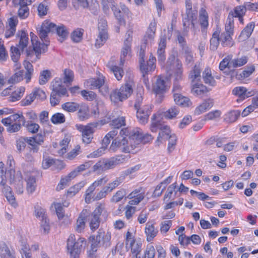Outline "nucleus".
<instances>
[{
  "instance_id": "nucleus-20",
  "label": "nucleus",
  "mask_w": 258,
  "mask_h": 258,
  "mask_svg": "<svg viewBox=\"0 0 258 258\" xmlns=\"http://www.w3.org/2000/svg\"><path fill=\"white\" fill-rule=\"evenodd\" d=\"M104 77L103 76H99V78H91L86 81V85L90 89H100L104 84Z\"/></svg>"
},
{
  "instance_id": "nucleus-21",
  "label": "nucleus",
  "mask_w": 258,
  "mask_h": 258,
  "mask_svg": "<svg viewBox=\"0 0 258 258\" xmlns=\"http://www.w3.org/2000/svg\"><path fill=\"white\" fill-rule=\"evenodd\" d=\"M166 87V81L158 77L153 84V90L155 93L160 95L165 91Z\"/></svg>"
},
{
  "instance_id": "nucleus-39",
  "label": "nucleus",
  "mask_w": 258,
  "mask_h": 258,
  "mask_svg": "<svg viewBox=\"0 0 258 258\" xmlns=\"http://www.w3.org/2000/svg\"><path fill=\"white\" fill-rule=\"evenodd\" d=\"M240 114L239 110H231L225 114L224 120L228 122H233L237 119Z\"/></svg>"
},
{
  "instance_id": "nucleus-33",
  "label": "nucleus",
  "mask_w": 258,
  "mask_h": 258,
  "mask_svg": "<svg viewBox=\"0 0 258 258\" xmlns=\"http://www.w3.org/2000/svg\"><path fill=\"white\" fill-rule=\"evenodd\" d=\"M203 79L206 84L211 86H215V81L212 75L211 70L209 68H206L203 72Z\"/></svg>"
},
{
  "instance_id": "nucleus-7",
  "label": "nucleus",
  "mask_w": 258,
  "mask_h": 258,
  "mask_svg": "<svg viewBox=\"0 0 258 258\" xmlns=\"http://www.w3.org/2000/svg\"><path fill=\"white\" fill-rule=\"evenodd\" d=\"M143 97L141 94H137L134 107L137 110V117L141 123L145 124L147 122L149 115L151 113L150 107L146 105L141 107Z\"/></svg>"
},
{
  "instance_id": "nucleus-50",
  "label": "nucleus",
  "mask_w": 258,
  "mask_h": 258,
  "mask_svg": "<svg viewBox=\"0 0 258 258\" xmlns=\"http://www.w3.org/2000/svg\"><path fill=\"white\" fill-rule=\"evenodd\" d=\"M126 195L125 190L120 189L118 190L111 198L110 201L111 202L117 203L120 201L123 197Z\"/></svg>"
},
{
  "instance_id": "nucleus-44",
  "label": "nucleus",
  "mask_w": 258,
  "mask_h": 258,
  "mask_svg": "<svg viewBox=\"0 0 258 258\" xmlns=\"http://www.w3.org/2000/svg\"><path fill=\"white\" fill-rule=\"evenodd\" d=\"M51 77V73L50 71L46 70L40 73L39 83L40 85L45 84Z\"/></svg>"
},
{
  "instance_id": "nucleus-13",
  "label": "nucleus",
  "mask_w": 258,
  "mask_h": 258,
  "mask_svg": "<svg viewBox=\"0 0 258 258\" xmlns=\"http://www.w3.org/2000/svg\"><path fill=\"white\" fill-rule=\"evenodd\" d=\"M116 166L113 158L102 159L99 161L93 166V171H105L113 168Z\"/></svg>"
},
{
  "instance_id": "nucleus-32",
  "label": "nucleus",
  "mask_w": 258,
  "mask_h": 258,
  "mask_svg": "<svg viewBox=\"0 0 258 258\" xmlns=\"http://www.w3.org/2000/svg\"><path fill=\"white\" fill-rule=\"evenodd\" d=\"M107 66L110 70L113 73L114 76L117 80H120L124 74V72L122 69L116 65H113L111 61H109Z\"/></svg>"
},
{
  "instance_id": "nucleus-40",
  "label": "nucleus",
  "mask_w": 258,
  "mask_h": 258,
  "mask_svg": "<svg viewBox=\"0 0 258 258\" xmlns=\"http://www.w3.org/2000/svg\"><path fill=\"white\" fill-rule=\"evenodd\" d=\"M0 256L1 258H15L5 242L0 244Z\"/></svg>"
},
{
  "instance_id": "nucleus-27",
  "label": "nucleus",
  "mask_w": 258,
  "mask_h": 258,
  "mask_svg": "<svg viewBox=\"0 0 258 258\" xmlns=\"http://www.w3.org/2000/svg\"><path fill=\"white\" fill-rule=\"evenodd\" d=\"M213 100L211 99H208L198 106L195 111V113L197 115L202 114L207 110L210 109L213 105Z\"/></svg>"
},
{
  "instance_id": "nucleus-52",
  "label": "nucleus",
  "mask_w": 258,
  "mask_h": 258,
  "mask_svg": "<svg viewBox=\"0 0 258 258\" xmlns=\"http://www.w3.org/2000/svg\"><path fill=\"white\" fill-rule=\"evenodd\" d=\"M24 71H19L14 74L9 80V83L14 84L23 80Z\"/></svg>"
},
{
  "instance_id": "nucleus-35",
  "label": "nucleus",
  "mask_w": 258,
  "mask_h": 258,
  "mask_svg": "<svg viewBox=\"0 0 258 258\" xmlns=\"http://www.w3.org/2000/svg\"><path fill=\"white\" fill-rule=\"evenodd\" d=\"M219 34L220 31L218 29L213 33L212 37L210 40V48L211 50L214 51L217 49L220 41Z\"/></svg>"
},
{
  "instance_id": "nucleus-16",
  "label": "nucleus",
  "mask_w": 258,
  "mask_h": 258,
  "mask_svg": "<svg viewBox=\"0 0 258 258\" xmlns=\"http://www.w3.org/2000/svg\"><path fill=\"white\" fill-rule=\"evenodd\" d=\"M88 215V211L84 209L80 213L76 223V230L78 233L82 232L85 227V221Z\"/></svg>"
},
{
  "instance_id": "nucleus-49",
  "label": "nucleus",
  "mask_w": 258,
  "mask_h": 258,
  "mask_svg": "<svg viewBox=\"0 0 258 258\" xmlns=\"http://www.w3.org/2000/svg\"><path fill=\"white\" fill-rule=\"evenodd\" d=\"M20 117L19 113L12 114L7 118L2 120V122L6 126H8L11 124L15 123L14 122H17V120Z\"/></svg>"
},
{
  "instance_id": "nucleus-24",
  "label": "nucleus",
  "mask_w": 258,
  "mask_h": 258,
  "mask_svg": "<svg viewBox=\"0 0 258 258\" xmlns=\"http://www.w3.org/2000/svg\"><path fill=\"white\" fill-rule=\"evenodd\" d=\"M52 90L51 93L59 96L65 95L67 93V89L62 86L61 81L59 80H55V82H52Z\"/></svg>"
},
{
  "instance_id": "nucleus-46",
  "label": "nucleus",
  "mask_w": 258,
  "mask_h": 258,
  "mask_svg": "<svg viewBox=\"0 0 258 258\" xmlns=\"http://www.w3.org/2000/svg\"><path fill=\"white\" fill-rule=\"evenodd\" d=\"M254 71V67L251 66L247 67L244 71H242L240 74L236 75V78L238 80H242L244 78L249 77Z\"/></svg>"
},
{
  "instance_id": "nucleus-51",
  "label": "nucleus",
  "mask_w": 258,
  "mask_h": 258,
  "mask_svg": "<svg viewBox=\"0 0 258 258\" xmlns=\"http://www.w3.org/2000/svg\"><path fill=\"white\" fill-rule=\"evenodd\" d=\"M24 66L26 70L25 78L26 79V82L28 83L31 79V75L33 72V66L30 62L25 61Z\"/></svg>"
},
{
  "instance_id": "nucleus-62",
  "label": "nucleus",
  "mask_w": 258,
  "mask_h": 258,
  "mask_svg": "<svg viewBox=\"0 0 258 258\" xmlns=\"http://www.w3.org/2000/svg\"><path fill=\"white\" fill-rule=\"evenodd\" d=\"M25 127L29 132L33 134L36 133L40 127L37 123L33 122L32 121H28Z\"/></svg>"
},
{
  "instance_id": "nucleus-57",
  "label": "nucleus",
  "mask_w": 258,
  "mask_h": 258,
  "mask_svg": "<svg viewBox=\"0 0 258 258\" xmlns=\"http://www.w3.org/2000/svg\"><path fill=\"white\" fill-rule=\"evenodd\" d=\"M233 20L231 18H230V15H229L227 21L225 25V31L223 33L232 35L233 33Z\"/></svg>"
},
{
  "instance_id": "nucleus-1",
  "label": "nucleus",
  "mask_w": 258,
  "mask_h": 258,
  "mask_svg": "<svg viewBox=\"0 0 258 258\" xmlns=\"http://www.w3.org/2000/svg\"><path fill=\"white\" fill-rule=\"evenodd\" d=\"M152 140L151 135H143L139 128H125L120 130L119 136L112 141L109 150L114 152L119 149L122 152L130 153L140 142L147 144Z\"/></svg>"
},
{
  "instance_id": "nucleus-26",
  "label": "nucleus",
  "mask_w": 258,
  "mask_h": 258,
  "mask_svg": "<svg viewBox=\"0 0 258 258\" xmlns=\"http://www.w3.org/2000/svg\"><path fill=\"white\" fill-rule=\"evenodd\" d=\"M180 52L184 57L186 64H192L194 62V53L189 46L181 48Z\"/></svg>"
},
{
  "instance_id": "nucleus-48",
  "label": "nucleus",
  "mask_w": 258,
  "mask_h": 258,
  "mask_svg": "<svg viewBox=\"0 0 258 258\" xmlns=\"http://www.w3.org/2000/svg\"><path fill=\"white\" fill-rule=\"evenodd\" d=\"M177 137L174 134H172L169 138H167L168 140V145L167 150L169 153L172 152L175 149V146L177 143Z\"/></svg>"
},
{
  "instance_id": "nucleus-10",
  "label": "nucleus",
  "mask_w": 258,
  "mask_h": 258,
  "mask_svg": "<svg viewBox=\"0 0 258 258\" xmlns=\"http://www.w3.org/2000/svg\"><path fill=\"white\" fill-rule=\"evenodd\" d=\"M104 210V206L100 204L92 213L88 212L87 220L90 221V227L92 230L94 231L98 228L100 223V216Z\"/></svg>"
},
{
  "instance_id": "nucleus-59",
  "label": "nucleus",
  "mask_w": 258,
  "mask_h": 258,
  "mask_svg": "<svg viewBox=\"0 0 258 258\" xmlns=\"http://www.w3.org/2000/svg\"><path fill=\"white\" fill-rule=\"evenodd\" d=\"M72 3L75 9L78 10L80 8H87L89 3L87 0H72Z\"/></svg>"
},
{
  "instance_id": "nucleus-41",
  "label": "nucleus",
  "mask_w": 258,
  "mask_h": 258,
  "mask_svg": "<svg viewBox=\"0 0 258 258\" xmlns=\"http://www.w3.org/2000/svg\"><path fill=\"white\" fill-rule=\"evenodd\" d=\"M61 107L63 110L69 112H74L79 108L80 105L76 102H68L62 104Z\"/></svg>"
},
{
  "instance_id": "nucleus-19",
  "label": "nucleus",
  "mask_w": 258,
  "mask_h": 258,
  "mask_svg": "<svg viewBox=\"0 0 258 258\" xmlns=\"http://www.w3.org/2000/svg\"><path fill=\"white\" fill-rule=\"evenodd\" d=\"M173 98L176 104L181 107H189L192 105V102L188 98L183 96L180 93H174Z\"/></svg>"
},
{
  "instance_id": "nucleus-25",
  "label": "nucleus",
  "mask_w": 258,
  "mask_h": 258,
  "mask_svg": "<svg viewBox=\"0 0 258 258\" xmlns=\"http://www.w3.org/2000/svg\"><path fill=\"white\" fill-rule=\"evenodd\" d=\"M17 36L18 37L20 38L19 44L17 45V46L21 49L22 52L23 53L24 51L25 48L27 47L28 43L29 38L28 35L26 34L24 30H21L20 31H18L17 34Z\"/></svg>"
},
{
  "instance_id": "nucleus-8",
  "label": "nucleus",
  "mask_w": 258,
  "mask_h": 258,
  "mask_svg": "<svg viewBox=\"0 0 258 258\" xmlns=\"http://www.w3.org/2000/svg\"><path fill=\"white\" fill-rule=\"evenodd\" d=\"M111 233L107 232L106 234L100 229L97 235L93 237L92 250L97 251L99 247L103 246L105 248L110 245Z\"/></svg>"
},
{
  "instance_id": "nucleus-18",
  "label": "nucleus",
  "mask_w": 258,
  "mask_h": 258,
  "mask_svg": "<svg viewBox=\"0 0 258 258\" xmlns=\"http://www.w3.org/2000/svg\"><path fill=\"white\" fill-rule=\"evenodd\" d=\"M171 131L170 127L166 125H162L159 132V135L156 141L157 146H159L162 140L166 141L167 138L171 135Z\"/></svg>"
},
{
  "instance_id": "nucleus-54",
  "label": "nucleus",
  "mask_w": 258,
  "mask_h": 258,
  "mask_svg": "<svg viewBox=\"0 0 258 258\" xmlns=\"http://www.w3.org/2000/svg\"><path fill=\"white\" fill-rule=\"evenodd\" d=\"M27 181V189L28 192L30 193H32L34 191L36 188V179L34 176H30L29 178L26 180Z\"/></svg>"
},
{
  "instance_id": "nucleus-64",
  "label": "nucleus",
  "mask_w": 258,
  "mask_h": 258,
  "mask_svg": "<svg viewBox=\"0 0 258 258\" xmlns=\"http://www.w3.org/2000/svg\"><path fill=\"white\" fill-rule=\"evenodd\" d=\"M84 185V183L81 182L70 187L68 190V195L70 196H74Z\"/></svg>"
},
{
  "instance_id": "nucleus-11",
  "label": "nucleus",
  "mask_w": 258,
  "mask_h": 258,
  "mask_svg": "<svg viewBox=\"0 0 258 258\" xmlns=\"http://www.w3.org/2000/svg\"><path fill=\"white\" fill-rule=\"evenodd\" d=\"M197 19V14L194 12H186L185 14L182 15V23L184 27V32L186 35L188 32V29L191 24V29L193 30L194 34L196 32L195 24L194 21Z\"/></svg>"
},
{
  "instance_id": "nucleus-56",
  "label": "nucleus",
  "mask_w": 258,
  "mask_h": 258,
  "mask_svg": "<svg viewBox=\"0 0 258 258\" xmlns=\"http://www.w3.org/2000/svg\"><path fill=\"white\" fill-rule=\"evenodd\" d=\"M26 143L31 146L30 151L34 153H37L39 150V147L37 145L36 141L33 137H25Z\"/></svg>"
},
{
  "instance_id": "nucleus-17",
  "label": "nucleus",
  "mask_w": 258,
  "mask_h": 258,
  "mask_svg": "<svg viewBox=\"0 0 258 258\" xmlns=\"http://www.w3.org/2000/svg\"><path fill=\"white\" fill-rule=\"evenodd\" d=\"M156 61V57L153 56L152 54H151L150 56V58L148 60L145 61L144 60V65L145 66V69H146L145 71H143L141 68L140 70L143 74V77L145 78V74H148V73L153 72L154 71L156 68L155 62Z\"/></svg>"
},
{
  "instance_id": "nucleus-15",
  "label": "nucleus",
  "mask_w": 258,
  "mask_h": 258,
  "mask_svg": "<svg viewBox=\"0 0 258 258\" xmlns=\"http://www.w3.org/2000/svg\"><path fill=\"white\" fill-rule=\"evenodd\" d=\"M166 47V35H161L157 50V58L159 63H164L166 59L165 48Z\"/></svg>"
},
{
  "instance_id": "nucleus-36",
  "label": "nucleus",
  "mask_w": 258,
  "mask_h": 258,
  "mask_svg": "<svg viewBox=\"0 0 258 258\" xmlns=\"http://www.w3.org/2000/svg\"><path fill=\"white\" fill-rule=\"evenodd\" d=\"M219 38L223 47H231L233 45L231 35L230 34L222 33L220 36H219Z\"/></svg>"
},
{
  "instance_id": "nucleus-5",
  "label": "nucleus",
  "mask_w": 258,
  "mask_h": 258,
  "mask_svg": "<svg viewBox=\"0 0 258 258\" xmlns=\"http://www.w3.org/2000/svg\"><path fill=\"white\" fill-rule=\"evenodd\" d=\"M86 241L83 238H79L75 241L74 235L71 234L67 240V248L70 253L71 258H80V254L83 244Z\"/></svg>"
},
{
  "instance_id": "nucleus-6",
  "label": "nucleus",
  "mask_w": 258,
  "mask_h": 258,
  "mask_svg": "<svg viewBox=\"0 0 258 258\" xmlns=\"http://www.w3.org/2000/svg\"><path fill=\"white\" fill-rule=\"evenodd\" d=\"M131 83H126L119 89L114 90L110 95L111 101L114 103L123 101L130 96L133 91Z\"/></svg>"
},
{
  "instance_id": "nucleus-9",
  "label": "nucleus",
  "mask_w": 258,
  "mask_h": 258,
  "mask_svg": "<svg viewBox=\"0 0 258 258\" xmlns=\"http://www.w3.org/2000/svg\"><path fill=\"white\" fill-rule=\"evenodd\" d=\"M99 34L96 40L95 46L100 48L102 46L108 39L107 23L106 20L101 18L98 22Z\"/></svg>"
},
{
  "instance_id": "nucleus-28",
  "label": "nucleus",
  "mask_w": 258,
  "mask_h": 258,
  "mask_svg": "<svg viewBox=\"0 0 258 258\" xmlns=\"http://www.w3.org/2000/svg\"><path fill=\"white\" fill-rule=\"evenodd\" d=\"M199 23L201 27L202 31L204 32L209 26L208 15L206 11L203 9L200 11Z\"/></svg>"
},
{
  "instance_id": "nucleus-55",
  "label": "nucleus",
  "mask_w": 258,
  "mask_h": 258,
  "mask_svg": "<svg viewBox=\"0 0 258 258\" xmlns=\"http://www.w3.org/2000/svg\"><path fill=\"white\" fill-rule=\"evenodd\" d=\"M20 7L18 10V16L22 19H24L28 17L29 15V10L27 6L19 5Z\"/></svg>"
},
{
  "instance_id": "nucleus-34",
  "label": "nucleus",
  "mask_w": 258,
  "mask_h": 258,
  "mask_svg": "<svg viewBox=\"0 0 258 258\" xmlns=\"http://www.w3.org/2000/svg\"><path fill=\"white\" fill-rule=\"evenodd\" d=\"M180 110L178 106H172L166 111L164 112V116L169 119H173L178 115Z\"/></svg>"
},
{
  "instance_id": "nucleus-4",
  "label": "nucleus",
  "mask_w": 258,
  "mask_h": 258,
  "mask_svg": "<svg viewBox=\"0 0 258 258\" xmlns=\"http://www.w3.org/2000/svg\"><path fill=\"white\" fill-rule=\"evenodd\" d=\"M41 43L39 41H36L34 42L33 38L32 39V46H29L26 48L24 53L26 54L27 58L32 62L36 61L40 58L42 53H44L47 51L49 43L42 41Z\"/></svg>"
},
{
  "instance_id": "nucleus-60",
  "label": "nucleus",
  "mask_w": 258,
  "mask_h": 258,
  "mask_svg": "<svg viewBox=\"0 0 258 258\" xmlns=\"http://www.w3.org/2000/svg\"><path fill=\"white\" fill-rule=\"evenodd\" d=\"M19 47L18 46H12L11 48V57L12 60L17 62L19 59L21 55Z\"/></svg>"
},
{
  "instance_id": "nucleus-45",
  "label": "nucleus",
  "mask_w": 258,
  "mask_h": 258,
  "mask_svg": "<svg viewBox=\"0 0 258 258\" xmlns=\"http://www.w3.org/2000/svg\"><path fill=\"white\" fill-rule=\"evenodd\" d=\"M201 78L200 69L196 65L193 70L190 72L189 78L191 80L192 82L194 83V82H199L200 81Z\"/></svg>"
},
{
  "instance_id": "nucleus-31",
  "label": "nucleus",
  "mask_w": 258,
  "mask_h": 258,
  "mask_svg": "<svg viewBox=\"0 0 258 258\" xmlns=\"http://www.w3.org/2000/svg\"><path fill=\"white\" fill-rule=\"evenodd\" d=\"M156 23L154 20L152 21L149 26L146 35L144 36V41L145 42L148 43V39L152 40L155 36L156 32Z\"/></svg>"
},
{
  "instance_id": "nucleus-58",
  "label": "nucleus",
  "mask_w": 258,
  "mask_h": 258,
  "mask_svg": "<svg viewBox=\"0 0 258 258\" xmlns=\"http://www.w3.org/2000/svg\"><path fill=\"white\" fill-rule=\"evenodd\" d=\"M64 115L60 113H56L52 115L51 118L52 122L54 124H60L65 122Z\"/></svg>"
},
{
  "instance_id": "nucleus-23",
  "label": "nucleus",
  "mask_w": 258,
  "mask_h": 258,
  "mask_svg": "<svg viewBox=\"0 0 258 258\" xmlns=\"http://www.w3.org/2000/svg\"><path fill=\"white\" fill-rule=\"evenodd\" d=\"M82 141L83 143L88 144L91 142L93 139V128L88 126H82Z\"/></svg>"
},
{
  "instance_id": "nucleus-42",
  "label": "nucleus",
  "mask_w": 258,
  "mask_h": 258,
  "mask_svg": "<svg viewBox=\"0 0 258 258\" xmlns=\"http://www.w3.org/2000/svg\"><path fill=\"white\" fill-rule=\"evenodd\" d=\"M84 30L82 28H78L75 30L71 34L72 41L76 43L80 42L82 38Z\"/></svg>"
},
{
  "instance_id": "nucleus-47",
  "label": "nucleus",
  "mask_w": 258,
  "mask_h": 258,
  "mask_svg": "<svg viewBox=\"0 0 258 258\" xmlns=\"http://www.w3.org/2000/svg\"><path fill=\"white\" fill-rule=\"evenodd\" d=\"M247 62V57L245 56L241 58L233 59L230 61L231 66L232 68H237L243 66Z\"/></svg>"
},
{
  "instance_id": "nucleus-14",
  "label": "nucleus",
  "mask_w": 258,
  "mask_h": 258,
  "mask_svg": "<svg viewBox=\"0 0 258 258\" xmlns=\"http://www.w3.org/2000/svg\"><path fill=\"white\" fill-rule=\"evenodd\" d=\"M112 10L116 19L118 21V23L120 26H125V21L123 18V14H127L129 12L128 9L124 5H120V9L117 8L114 5H111Z\"/></svg>"
},
{
  "instance_id": "nucleus-2",
  "label": "nucleus",
  "mask_w": 258,
  "mask_h": 258,
  "mask_svg": "<svg viewBox=\"0 0 258 258\" xmlns=\"http://www.w3.org/2000/svg\"><path fill=\"white\" fill-rule=\"evenodd\" d=\"M39 32L38 35L42 40L47 43L49 44V41L48 38V34L50 32H56V34L59 37V41L62 42L67 37L68 32L64 25L57 26L55 24L50 22L48 20H45L42 23L41 27L37 28Z\"/></svg>"
},
{
  "instance_id": "nucleus-12",
  "label": "nucleus",
  "mask_w": 258,
  "mask_h": 258,
  "mask_svg": "<svg viewBox=\"0 0 258 258\" xmlns=\"http://www.w3.org/2000/svg\"><path fill=\"white\" fill-rule=\"evenodd\" d=\"M122 182L120 178H117L113 181L109 183L106 186L103 187L97 194L95 199L99 200L105 198L108 193L111 192L114 189L117 187Z\"/></svg>"
},
{
  "instance_id": "nucleus-61",
  "label": "nucleus",
  "mask_w": 258,
  "mask_h": 258,
  "mask_svg": "<svg viewBox=\"0 0 258 258\" xmlns=\"http://www.w3.org/2000/svg\"><path fill=\"white\" fill-rule=\"evenodd\" d=\"M34 214L37 218L43 219L47 217L45 210L38 205L35 206Z\"/></svg>"
},
{
  "instance_id": "nucleus-30",
  "label": "nucleus",
  "mask_w": 258,
  "mask_h": 258,
  "mask_svg": "<svg viewBox=\"0 0 258 258\" xmlns=\"http://www.w3.org/2000/svg\"><path fill=\"white\" fill-rule=\"evenodd\" d=\"M158 230L156 229L153 224L148 222L145 228V233L147 235V240L151 241L156 236Z\"/></svg>"
},
{
  "instance_id": "nucleus-53",
  "label": "nucleus",
  "mask_w": 258,
  "mask_h": 258,
  "mask_svg": "<svg viewBox=\"0 0 258 258\" xmlns=\"http://www.w3.org/2000/svg\"><path fill=\"white\" fill-rule=\"evenodd\" d=\"M74 178L75 177H73V176H71L70 173L68 176L60 180V182L56 187V190L59 191L63 189L66 186L68 185V183Z\"/></svg>"
},
{
  "instance_id": "nucleus-37",
  "label": "nucleus",
  "mask_w": 258,
  "mask_h": 258,
  "mask_svg": "<svg viewBox=\"0 0 258 258\" xmlns=\"http://www.w3.org/2000/svg\"><path fill=\"white\" fill-rule=\"evenodd\" d=\"M246 11L245 4L243 6H237L235 8L234 12H230L229 13L230 18L233 19V17L243 16Z\"/></svg>"
},
{
  "instance_id": "nucleus-22",
  "label": "nucleus",
  "mask_w": 258,
  "mask_h": 258,
  "mask_svg": "<svg viewBox=\"0 0 258 258\" xmlns=\"http://www.w3.org/2000/svg\"><path fill=\"white\" fill-rule=\"evenodd\" d=\"M255 26L254 22H252L248 24L244 29L241 31L238 40L239 41H244L247 39L251 35Z\"/></svg>"
},
{
  "instance_id": "nucleus-43",
  "label": "nucleus",
  "mask_w": 258,
  "mask_h": 258,
  "mask_svg": "<svg viewBox=\"0 0 258 258\" xmlns=\"http://www.w3.org/2000/svg\"><path fill=\"white\" fill-rule=\"evenodd\" d=\"M147 42H144L143 44L141 45V48L139 51V64L140 68H141L143 71H145V66L144 64V60H145V49L146 48Z\"/></svg>"
},
{
  "instance_id": "nucleus-29",
  "label": "nucleus",
  "mask_w": 258,
  "mask_h": 258,
  "mask_svg": "<svg viewBox=\"0 0 258 258\" xmlns=\"http://www.w3.org/2000/svg\"><path fill=\"white\" fill-rule=\"evenodd\" d=\"M232 93L234 95L238 96L242 99L253 95L251 92L247 91V89L243 87H237L234 88Z\"/></svg>"
},
{
  "instance_id": "nucleus-3",
  "label": "nucleus",
  "mask_w": 258,
  "mask_h": 258,
  "mask_svg": "<svg viewBox=\"0 0 258 258\" xmlns=\"http://www.w3.org/2000/svg\"><path fill=\"white\" fill-rule=\"evenodd\" d=\"M166 71L172 73L175 80H182L183 68L181 61L178 57L177 51H173L169 54L165 65Z\"/></svg>"
},
{
  "instance_id": "nucleus-38",
  "label": "nucleus",
  "mask_w": 258,
  "mask_h": 258,
  "mask_svg": "<svg viewBox=\"0 0 258 258\" xmlns=\"http://www.w3.org/2000/svg\"><path fill=\"white\" fill-rule=\"evenodd\" d=\"M92 164L93 162L91 161L86 162L84 164L79 166L74 171H72L70 173L71 176L73 177H76L79 172L89 168Z\"/></svg>"
},
{
  "instance_id": "nucleus-63",
  "label": "nucleus",
  "mask_w": 258,
  "mask_h": 258,
  "mask_svg": "<svg viewBox=\"0 0 258 258\" xmlns=\"http://www.w3.org/2000/svg\"><path fill=\"white\" fill-rule=\"evenodd\" d=\"M40 227L41 231H43V233L47 234L50 230L49 221L47 217L41 219Z\"/></svg>"
}]
</instances>
